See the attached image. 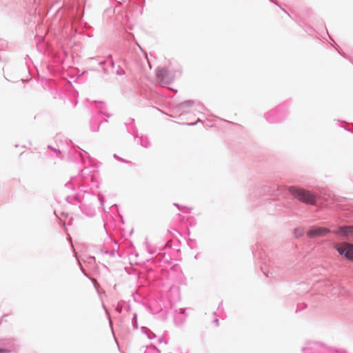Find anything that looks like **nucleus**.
Masks as SVG:
<instances>
[{
	"mask_svg": "<svg viewBox=\"0 0 353 353\" xmlns=\"http://www.w3.org/2000/svg\"><path fill=\"white\" fill-rule=\"evenodd\" d=\"M194 106H195L194 110H197V107H200V104L195 101L187 100L177 105L175 111L180 112V114H188L192 111L191 108Z\"/></svg>",
	"mask_w": 353,
	"mask_h": 353,
	"instance_id": "5",
	"label": "nucleus"
},
{
	"mask_svg": "<svg viewBox=\"0 0 353 353\" xmlns=\"http://www.w3.org/2000/svg\"><path fill=\"white\" fill-rule=\"evenodd\" d=\"M116 310L117 312H118L119 313H121L122 312V305H120V304H118V305L116 307Z\"/></svg>",
	"mask_w": 353,
	"mask_h": 353,
	"instance_id": "23",
	"label": "nucleus"
},
{
	"mask_svg": "<svg viewBox=\"0 0 353 353\" xmlns=\"http://www.w3.org/2000/svg\"><path fill=\"white\" fill-rule=\"evenodd\" d=\"M281 108L278 107L276 109L272 110L265 114V119L269 123H276L281 121L283 115L281 114Z\"/></svg>",
	"mask_w": 353,
	"mask_h": 353,
	"instance_id": "6",
	"label": "nucleus"
},
{
	"mask_svg": "<svg viewBox=\"0 0 353 353\" xmlns=\"http://www.w3.org/2000/svg\"><path fill=\"white\" fill-rule=\"evenodd\" d=\"M200 121H201V120L199 119H197V121H196V122H194V123H185V125H195L196 123H199V122H200Z\"/></svg>",
	"mask_w": 353,
	"mask_h": 353,
	"instance_id": "24",
	"label": "nucleus"
},
{
	"mask_svg": "<svg viewBox=\"0 0 353 353\" xmlns=\"http://www.w3.org/2000/svg\"><path fill=\"white\" fill-rule=\"evenodd\" d=\"M116 74L117 75H123L125 74V71L120 65H118L117 70H116Z\"/></svg>",
	"mask_w": 353,
	"mask_h": 353,
	"instance_id": "18",
	"label": "nucleus"
},
{
	"mask_svg": "<svg viewBox=\"0 0 353 353\" xmlns=\"http://www.w3.org/2000/svg\"><path fill=\"white\" fill-rule=\"evenodd\" d=\"M330 232L331 231L326 228L313 226L307 231V235L310 238L325 236Z\"/></svg>",
	"mask_w": 353,
	"mask_h": 353,
	"instance_id": "7",
	"label": "nucleus"
},
{
	"mask_svg": "<svg viewBox=\"0 0 353 353\" xmlns=\"http://www.w3.org/2000/svg\"><path fill=\"white\" fill-rule=\"evenodd\" d=\"M114 157L118 159H120L121 161H123L121 158L119 157L117 154H114Z\"/></svg>",
	"mask_w": 353,
	"mask_h": 353,
	"instance_id": "29",
	"label": "nucleus"
},
{
	"mask_svg": "<svg viewBox=\"0 0 353 353\" xmlns=\"http://www.w3.org/2000/svg\"><path fill=\"white\" fill-rule=\"evenodd\" d=\"M334 350L328 348L319 343H310L303 348V353H332Z\"/></svg>",
	"mask_w": 353,
	"mask_h": 353,
	"instance_id": "4",
	"label": "nucleus"
},
{
	"mask_svg": "<svg viewBox=\"0 0 353 353\" xmlns=\"http://www.w3.org/2000/svg\"><path fill=\"white\" fill-rule=\"evenodd\" d=\"M81 271H82V272H83L85 275H86V274H85V271H84L83 269H81Z\"/></svg>",
	"mask_w": 353,
	"mask_h": 353,
	"instance_id": "32",
	"label": "nucleus"
},
{
	"mask_svg": "<svg viewBox=\"0 0 353 353\" xmlns=\"http://www.w3.org/2000/svg\"><path fill=\"white\" fill-rule=\"evenodd\" d=\"M105 63H109V65L111 66V68H113L114 67L115 64H114V61H113V59H112V54H109V55L106 57V59H105ZM103 63H104V62H102V61L99 63V64H100V65H102V64H103Z\"/></svg>",
	"mask_w": 353,
	"mask_h": 353,
	"instance_id": "13",
	"label": "nucleus"
},
{
	"mask_svg": "<svg viewBox=\"0 0 353 353\" xmlns=\"http://www.w3.org/2000/svg\"><path fill=\"white\" fill-rule=\"evenodd\" d=\"M335 234L341 235L344 237H347L353 233V225H343L340 226L338 230L333 232Z\"/></svg>",
	"mask_w": 353,
	"mask_h": 353,
	"instance_id": "8",
	"label": "nucleus"
},
{
	"mask_svg": "<svg viewBox=\"0 0 353 353\" xmlns=\"http://www.w3.org/2000/svg\"><path fill=\"white\" fill-rule=\"evenodd\" d=\"M103 309L105 310V311L106 314H108V310H107V308H106V307L105 306V305H104V304H103Z\"/></svg>",
	"mask_w": 353,
	"mask_h": 353,
	"instance_id": "28",
	"label": "nucleus"
},
{
	"mask_svg": "<svg viewBox=\"0 0 353 353\" xmlns=\"http://www.w3.org/2000/svg\"><path fill=\"white\" fill-rule=\"evenodd\" d=\"M144 353H161V352L154 345H149Z\"/></svg>",
	"mask_w": 353,
	"mask_h": 353,
	"instance_id": "14",
	"label": "nucleus"
},
{
	"mask_svg": "<svg viewBox=\"0 0 353 353\" xmlns=\"http://www.w3.org/2000/svg\"><path fill=\"white\" fill-rule=\"evenodd\" d=\"M66 201L70 203H74V201H77L79 199V196L77 194H68L65 198Z\"/></svg>",
	"mask_w": 353,
	"mask_h": 353,
	"instance_id": "12",
	"label": "nucleus"
},
{
	"mask_svg": "<svg viewBox=\"0 0 353 353\" xmlns=\"http://www.w3.org/2000/svg\"><path fill=\"white\" fill-rule=\"evenodd\" d=\"M289 191L296 199L302 203L310 205H314L316 203V196L309 191L295 187H290Z\"/></svg>",
	"mask_w": 353,
	"mask_h": 353,
	"instance_id": "1",
	"label": "nucleus"
},
{
	"mask_svg": "<svg viewBox=\"0 0 353 353\" xmlns=\"http://www.w3.org/2000/svg\"><path fill=\"white\" fill-rule=\"evenodd\" d=\"M285 13H286L288 16L290 15L287 11L284 10Z\"/></svg>",
	"mask_w": 353,
	"mask_h": 353,
	"instance_id": "33",
	"label": "nucleus"
},
{
	"mask_svg": "<svg viewBox=\"0 0 353 353\" xmlns=\"http://www.w3.org/2000/svg\"><path fill=\"white\" fill-rule=\"evenodd\" d=\"M214 322L216 323V325L218 326L219 325V319H216Z\"/></svg>",
	"mask_w": 353,
	"mask_h": 353,
	"instance_id": "30",
	"label": "nucleus"
},
{
	"mask_svg": "<svg viewBox=\"0 0 353 353\" xmlns=\"http://www.w3.org/2000/svg\"><path fill=\"white\" fill-rule=\"evenodd\" d=\"M134 139L138 143H140V145L144 148H147L150 145L149 139L147 137H145V136L138 137V135L137 134L134 137Z\"/></svg>",
	"mask_w": 353,
	"mask_h": 353,
	"instance_id": "9",
	"label": "nucleus"
},
{
	"mask_svg": "<svg viewBox=\"0 0 353 353\" xmlns=\"http://www.w3.org/2000/svg\"><path fill=\"white\" fill-rule=\"evenodd\" d=\"M141 329H142V331L148 335V337L150 339H152L154 337H156V335L152 332L148 330L145 327H142Z\"/></svg>",
	"mask_w": 353,
	"mask_h": 353,
	"instance_id": "15",
	"label": "nucleus"
},
{
	"mask_svg": "<svg viewBox=\"0 0 353 353\" xmlns=\"http://www.w3.org/2000/svg\"><path fill=\"white\" fill-rule=\"evenodd\" d=\"M162 342V340L161 339H159V343H161Z\"/></svg>",
	"mask_w": 353,
	"mask_h": 353,
	"instance_id": "34",
	"label": "nucleus"
},
{
	"mask_svg": "<svg viewBox=\"0 0 353 353\" xmlns=\"http://www.w3.org/2000/svg\"><path fill=\"white\" fill-rule=\"evenodd\" d=\"M294 234H296V236H299L303 234V231L301 229L296 228L294 230Z\"/></svg>",
	"mask_w": 353,
	"mask_h": 353,
	"instance_id": "21",
	"label": "nucleus"
},
{
	"mask_svg": "<svg viewBox=\"0 0 353 353\" xmlns=\"http://www.w3.org/2000/svg\"><path fill=\"white\" fill-rule=\"evenodd\" d=\"M334 249L337 251L340 256L346 259L353 261V243L343 241L334 245Z\"/></svg>",
	"mask_w": 353,
	"mask_h": 353,
	"instance_id": "2",
	"label": "nucleus"
},
{
	"mask_svg": "<svg viewBox=\"0 0 353 353\" xmlns=\"http://www.w3.org/2000/svg\"><path fill=\"white\" fill-rule=\"evenodd\" d=\"M185 320H186L185 316H175L174 319V323L177 326L182 325L185 323Z\"/></svg>",
	"mask_w": 353,
	"mask_h": 353,
	"instance_id": "11",
	"label": "nucleus"
},
{
	"mask_svg": "<svg viewBox=\"0 0 353 353\" xmlns=\"http://www.w3.org/2000/svg\"><path fill=\"white\" fill-rule=\"evenodd\" d=\"M156 75L159 83L163 86L169 85L174 81V76L165 68H158Z\"/></svg>",
	"mask_w": 353,
	"mask_h": 353,
	"instance_id": "3",
	"label": "nucleus"
},
{
	"mask_svg": "<svg viewBox=\"0 0 353 353\" xmlns=\"http://www.w3.org/2000/svg\"><path fill=\"white\" fill-rule=\"evenodd\" d=\"M176 312L178 314L183 315V316L186 317L185 310L184 308H179L178 310H176Z\"/></svg>",
	"mask_w": 353,
	"mask_h": 353,
	"instance_id": "19",
	"label": "nucleus"
},
{
	"mask_svg": "<svg viewBox=\"0 0 353 353\" xmlns=\"http://www.w3.org/2000/svg\"><path fill=\"white\" fill-rule=\"evenodd\" d=\"M174 205L176 206L178 209L181 210V209H185V208H187L185 206H183V205H180L178 203H174Z\"/></svg>",
	"mask_w": 353,
	"mask_h": 353,
	"instance_id": "22",
	"label": "nucleus"
},
{
	"mask_svg": "<svg viewBox=\"0 0 353 353\" xmlns=\"http://www.w3.org/2000/svg\"><path fill=\"white\" fill-rule=\"evenodd\" d=\"M106 253L108 254L110 256H114V252L113 251L107 252Z\"/></svg>",
	"mask_w": 353,
	"mask_h": 353,
	"instance_id": "27",
	"label": "nucleus"
},
{
	"mask_svg": "<svg viewBox=\"0 0 353 353\" xmlns=\"http://www.w3.org/2000/svg\"><path fill=\"white\" fill-rule=\"evenodd\" d=\"M74 190V185L72 182L69 181L66 183L64 185V190L67 192V190Z\"/></svg>",
	"mask_w": 353,
	"mask_h": 353,
	"instance_id": "16",
	"label": "nucleus"
},
{
	"mask_svg": "<svg viewBox=\"0 0 353 353\" xmlns=\"http://www.w3.org/2000/svg\"><path fill=\"white\" fill-rule=\"evenodd\" d=\"M132 327L134 330H137L138 328V323H137V313H134L132 320Z\"/></svg>",
	"mask_w": 353,
	"mask_h": 353,
	"instance_id": "17",
	"label": "nucleus"
},
{
	"mask_svg": "<svg viewBox=\"0 0 353 353\" xmlns=\"http://www.w3.org/2000/svg\"><path fill=\"white\" fill-rule=\"evenodd\" d=\"M10 351L5 348H0V353H8Z\"/></svg>",
	"mask_w": 353,
	"mask_h": 353,
	"instance_id": "25",
	"label": "nucleus"
},
{
	"mask_svg": "<svg viewBox=\"0 0 353 353\" xmlns=\"http://www.w3.org/2000/svg\"><path fill=\"white\" fill-rule=\"evenodd\" d=\"M109 322H110V324L112 325V319L110 317H109Z\"/></svg>",
	"mask_w": 353,
	"mask_h": 353,
	"instance_id": "31",
	"label": "nucleus"
},
{
	"mask_svg": "<svg viewBox=\"0 0 353 353\" xmlns=\"http://www.w3.org/2000/svg\"><path fill=\"white\" fill-rule=\"evenodd\" d=\"M48 148H49L51 150L54 151L57 154V156H59L61 153V152L59 150H57V149L54 148L52 145H48Z\"/></svg>",
	"mask_w": 353,
	"mask_h": 353,
	"instance_id": "20",
	"label": "nucleus"
},
{
	"mask_svg": "<svg viewBox=\"0 0 353 353\" xmlns=\"http://www.w3.org/2000/svg\"><path fill=\"white\" fill-rule=\"evenodd\" d=\"M99 201H100L101 204L103 205V197H102V196H101L99 195Z\"/></svg>",
	"mask_w": 353,
	"mask_h": 353,
	"instance_id": "26",
	"label": "nucleus"
},
{
	"mask_svg": "<svg viewBox=\"0 0 353 353\" xmlns=\"http://www.w3.org/2000/svg\"><path fill=\"white\" fill-rule=\"evenodd\" d=\"M100 122L97 117H92L90 120V130L97 132L99 130Z\"/></svg>",
	"mask_w": 353,
	"mask_h": 353,
	"instance_id": "10",
	"label": "nucleus"
}]
</instances>
